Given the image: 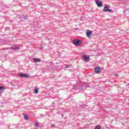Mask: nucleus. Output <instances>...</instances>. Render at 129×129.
Wrapping results in <instances>:
<instances>
[{
  "instance_id": "f257e3e1",
  "label": "nucleus",
  "mask_w": 129,
  "mask_h": 129,
  "mask_svg": "<svg viewBox=\"0 0 129 129\" xmlns=\"http://www.w3.org/2000/svg\"><path fill=\"white\" fill-rule=\"evenodd\" d=\"M82 44V41L78 39H75L73 41V44L76 46H80Z\"/></svg>"
},
{
  "instance_id": "f03ea898",
  "label": "nucleus",
  "mask_w": 129,
  "mask_h": 129,
  "mask_svg": "<svg viewBox=\"0 0 129 129\" xmlns=\"http://www.w3.org/2000/svg\"><path fill=\"white\" fill-rule=\"evenodd\" d=\"M95 3L98 8H101V7H103V4L101 1L99 0H96Z\"/></svg>"
},
{
  "instance_id": "7ed1b4c3",
  "label": "nucleus",
  "mask_w": 129,
  "mask_h": 129,
  "mask_svg": "<svg viewBox=\"0 0 129 129\" xmlns=\"http://www.w3.org/2000/svg\"><path fill=\"white\" fill-rule=\"evenodd\" d=\"M18 75L21 78H28L29 77V75L25 73H20Z\"/></svg>"
},
{
  "instance_id": "20e7f679",
  "label": "nucleus",
  "mask_w": 129,
  "mask_h": 129,
  "mask_svg": "<svg viewBox=\"0 0 129 129\" xmlns=\"http://www.w3.org/2000/svg\"><path fill=\"white\" fill-rule=\"evenodd\" d=\"M103 11V12H112V10L111 9H108V5H104V8Z\"/></svg>"
},
{
  "instance_id": "39448f33",
  "label": "nucleus",
  "mask_w": 129,
  "mask_h": 129,
  "mask_svg": "<svg viewBox=\"0 0 129 129\" xmlns=\"http://www.w3.org/2000/svg\"><path fill=\"white\" fill-rule=\"evenodd\" d=\"M86 36L88 38H91V36H92V32L89 30H87Z\"/></svg>"
},
{
  "instance_id": "423d86ee",
  "label": "nucleus",
  "mask_w": 129,
  "mask_h": 129,
  "mask_svg": "<svg viewBox=\"0 0 129 129\" xmlns=\"http://www.w3.org/2000/svg\"><path fill=\"white\" fill-rule=\"evenodd\" d=\"M83 58L85 61H89V59H90V56L89 55L84 54L83 56Z\"/></svg>"
},
{
  "instance_id": "0eeeda50",
  "label": "nucleus",
  "mask_w": 129,
  "mask_h": 129,
  "mask_svg": "<svg viewBox=\"0 0 129 129\" xmlns=\"http://www.w3.org/2000/svg\"><path fill=\"white\" fill-rule=\"evenodd\" d=\"M95 73L97 74H99V72L101 71V70L100 69V68L99 67H96L94 69Z\"/></svg>"
},
{
  "instance_id": "6e6552de",
  "label": "nucleus",
  "mask_w": 129,
  "mask_h": 129,
  "mask_svg": "<svg viewBox=\"0 0 129 129\" xmlns=\"http://www.w3.org/2000/svg\"><path fill=\"white\" fill-rule=\"evenodd\" d=\"M11 49H12V50H14V51L19 50V49H20V45H16L14 47H11Z\"/></svg>"
},
{
  "instance_id": "1a4fd4ad",
  "label": "nucleus",
  "mask_w": 129,
  "mask_h": 129,
  "mask_svg": "<svg viewBox=\"0 0 129 129\" xmlns=\"http://www.w3.org/2000/svg\"><path fill=\"white\" fill-rule=\"evenodd\" d=\"M5 88L3 86H0V95L4 92V91L5 90Z\"/></svg>"
},
{
  "instance_id": "9d476101",
  "label": "nucleus",
  "mask_w": 129,
  "mask_h": 129,
  "mask_svg": "<svg viewBox=\"0 0 129 129\" xmlns=\"http://www.w3.org/2000/svg\"><path fill=\"white\" fill-rule=\"evenodd\" d=\"M33 61L35 62V63H37L38 62H41V59H39V58H34L33 59Z\"/></svg>"
},
{
  "instance_id": "9b49d317",
  "label": "nucleus",
  "mask_w": 129,
  "mask_h": 129,
  "mask_svg": "<svg viewBox=\"0 0 129 129\" xmlns=\"http://www.w3.org/2000/svg\"><path fill=\"white\" fill-rule=\"evenodd\" d=\"M39 92V89H38V88H35L34 89V93H35V94H37V93Z\"/></svg>"
},
{
  "instance_id": "f8f14e48",
  "label": "nucleus",
  "mask_w": 129,
  "mask_h": 129,
  "mask_svg": "<svg viewBox=\"0 0 129 129\" xmlns=\"http://www.w3.org/2000/svg\"><path fill=\"white\" fill-rule=\"evenodd\" d=\"M24 118L25 120H28L29 117H28V115H24Z\"/></svg>"
},
{
  "instance_id": "ddd939ff",
  "label": "nucleus",
  "mask_w": 129,
  "mask_h": 129,
  "mask_svg": "<svg viewBox=\"0 0 129 129\" xmlns=\"http://www.w3.org/2000/svg\"><path fill=\"white\" fill-rule=\"evenodd\" d=\"M35 126H37V127H38V126H39V123L36 122L35 123Z\"/></svg>"
},
{
  "instance_id": "4468645a",
  "label": "nucleus",
  "mask_w": 129,
  "mask_h": 129,
  "mask_svg": "<svg viewBox=\"0 0 129 129\" xmlns=\"http://www.w3.org/2000/svg\"><path fill=\"white\" fill-rule=\"evenodd\" d=\"M95 129H100V126L99 125L96 126Z\"/></svg>"
},
{
  "instance_id": "2eb2a0df",
  "label": "nucleus",
  "mask_w": 129,
  "mask_h": 129,
  "mask_svg": "<svg viewBox=\"0 0 129 129\" xmlns=\"http://www.w3.org/2000/svg\"><path fill=\"white\" fill-rule=\"evenodd\" d=\"M5 30H6V31H8V30H10V27H6L5 28Z\"/></svg>"
},
{
  "instance_id": "dca6fc26",
  "label": "nucleus",
  "mask_w": 129,
  "mask_h": 129,
  "mask_svg": "<svg viewBox=\"0 0 129 129\" xmlns=\"http://www.w3.org/2000/svg\"><path fill=\"white\" fill-rule=\"evenodd\" d=\"M22 18H23V19H27V16H25V15H23V16H22Z\"/></svg>"
},
{
  "instance_id": "f3484780",
  "label": "nucleus",
  "mask_w": 129,
  "mask_h": 129,
  "mask_svg": "<svg viewBox=\"0 0 129 129\" xmlns=\"http://www.w3.org/2000/svg\"><path fill=\"white\" fill-rule=\"evenodd\" d=\"M51 127H55V124H52L51 125Z\"/></svg>"
},
{
  "instance_id": "a211bd4d",
  "label": "nucleus",
  "mask_w": 129,
  "mask_h": 129,
  "mask_svg": "<svg viewBox=\"0 0 129 129\" xmlns=\"http://www.w3.org/2000/svg\"><path fill=\"white\" fill-rule=\"evenodd\" d=\"M39 50H43V47H40Z\"/></svg>"
},
{
  "instance_id": "6ab92c4d",
  "label": "nucleus",
  "mask_w": 129,
  "mask_h": 129,
  "mask_svg": "<svg viewBox=\"0 0 129 129\" xmlns=\"http://www.w3.org/2000/svg\"><path fill=\"white\" fill-rule=\"evenodd\" d=\"M114 75L115 76H118V74H114Z\"/></svg>"
},
{
  "instance_id": "aec40b11",
  "label": "nucleus",
  "mask_w": 129,
  "mask_h": 129,
  "mask_svg": "<svg viewBox=\"0 0 129 129\" xmlns=\"http://www.w3.org/2000/svg\"><path fill=\"white\" fill-rule=\"evenodd\" d=\"M40 116L43 117H44V116H45L43 115V114H40Z\"/></svg>"
},
{
  "instance_id": "412c9836",
  "label": "nucleus",
  "mask_w": 129,
  "mask_h": 129,
  "mask_svg": "<svg viewBox=\"0 0 129 129\" xmlns=\"http://www.w3.org/2000/svg\"><path fill=\"white\" fill-rule=\"evenodd\" d=\"M66 68H69V66H67L66 67Z\"/></svg>"
},
{
  "instance_id": "4be33fe9",
  "label": "nucleus",
  "mask_w": 129,
  "mask_h": 129,
  "mask_svg": "<svg viewBox=\"0 0 129 129\" xmlns=\"http://www.w3.org/2000/svg\"><path fill=\"white\" fill-rule=\"evenodd\" d=\"M84 106V105H83L82 107Z\"/></svg>"
},
{
  "instance_id": "5701e85b",
  "label": "nucleus",
  "mask_w": 129,
  "mask_h": 129,
  "mask_svg": "<svg viewBox=\"0 0 129 129\" xmlns=\"http://www.w3.org/2000/svg\"><path fill=\"white\" fill-rule=\"evenodd\" d=\"M12 129H14V128H12Z\"/></svg>"
}]
</instances>
